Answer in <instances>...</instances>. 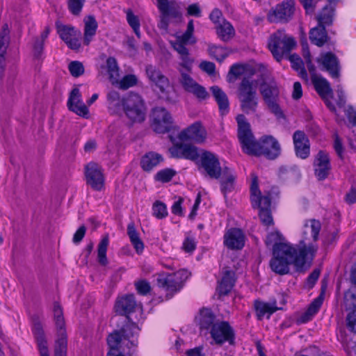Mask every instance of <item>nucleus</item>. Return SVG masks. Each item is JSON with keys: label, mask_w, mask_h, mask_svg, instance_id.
Here are the masks:
<instances>
[{"label": "nucleus", "mask_w": 356, "mask_h": 356, "mask_svg": "<svg viewBox=\"0 0 356 356\" xmlns=\"http://www.w3.org/2000/svg\"><path fill=\"white\" fill-rule=\"evenodd\" d=\"M136 302L134 295H127L119 298L115 305V312L122 316H126L127 319H129L127 314L134 312Z\"/></svg>", "instance_id": "393cba45"}, {"label": "nucleus", "mask_w": 356, "mask_h": 356, "mask_svg": "<svg viewBox=\"0 0 356 356\" xmlns=\"http://www.w3.org/2000/svg\"><path fill=\"white\" fill-rule=\"evenodd\" d=\"M316 62L322 66V70L328 72L332 78L339 76V60L333 53H321L317 58Z\"/></svg>", "instance_id": "f3484780"}, {"label": "nucleus", "mask_w": 356, "mask_h": 356, "mask_svg": "<svg viewBox=\"0 0 356 356\" xmlns=\"http://www.w3.org/2000/svg\"><path fill=\"white\" fill-rule=\"evenodd\" d=\"M9 42V30L7 24L2 26L0 33V80L3 78L6 66L5 54Z\"/></svg>", "instance_id": "cd10ccee"}, {"label": "nucleus", "mask_w": 356, "mask_h": 356, "mask_svg": "<svg viewBox=\"0 0 356 356\" xmlns=\"http://www.w3.org/2000/svg\"><path fill=\"white\" fill-rule=\"evenodd\" d=\"M184 143H176L169 149L170 156L172 158H183Z\"/></svg>", "instance_id": "e2e57ef3"}, {"label": "nucleus", "mask_w": 356, "mask_h": 356, "mask_svg": "<svg viewBox=\"0 0 356 356\" xmlns=\"http://www.w3.org/2000/svg\"><path fill=\"white\" fill-rule=\"evenodd\" d=\"M245 68L243 65L238 64L233 65L227 76L229 83H234L243 74Z\"/></svg>", "instance_id": "8fccbe9b"}, {"label": "nucleus", "mask_w": 356, "mask_h": 356, "mask_svg": "<svg viewBox=\"0 0 356 356\" xmlns=\"http://www.w3.org/2000/svg\"><path fill=\"white\" fill-rule=\"evenodd\" d=\"M124 113L134 122H142L146 116V106L143 98L131 92L124 97Z\"/></svg>", "instance_id": "423d86ee"}, {"label": "nucleus", "mask_w": 356, "mask_h": 356, "mask_svg": "<svg viewBox=\"0 0 356 356\" xmlns=\"http://www.w3.org/2000/svg\"><path fill=\"white\" fill-rule=\"evenodd\" d=\"M86 0H68L67 6L70 13L78 16L81 13Z\"/></svg>", "instance_id": "13d9d810"}, {"label": "nucleus", "mask_w": 356, "mask_h": 356, "mask_svg": "<svg viewBox=\"0 0 356 356\" xmlns=\"http://www.w3.org/2000/svg\"><path fill=\"white\" fill-rule=\"evenodd\" d=\"M106 71L109 76V80L113 85L118 82V78L120 77L119 67L115 58L109 57L107 58Z\"/></svg>", "instance_id": "c03bdc74"}, {"label": "nucleus", "mask_w": 356, "mask_h": 356, "mask_svg": "<svg viewBox=\"0 0 356 356\" xmlns=\"http://www.w3.org/2000/svg\"><path fill=\"white\" fill-rule=\"evenodd\" d=\"M44 42L42 40H40L37 38L35 39L33 47V56L35 58H40L41 57L44 49Z\"/></svg>", "instance_id": "69168bd1"}, {"label": "nucleus", "mask_w": 356, "mask_h": 356, "mask_svg": "<svg viewBox=\"0 0 356 356\" xmlns=\"http://www.w3.org/2000/svg\"><path fill=\"white\" fill-rule=\"evenodd\" d=\"M280 153V146L278 141L273 136H264L258 141L254 156L264 155L266 158L274 159Z\"/></svg>", "instance_id": "f8f14e48"}, {"label": "nucleus", "mask_w": 356, "mask_h": 356, "mask_svg": "<svg viewBox=\"0 0 356 356\" xmlns=\"http://www.w3.org/2000/svg\"><path fill=\"white\" fill-rule=\"evenodd\" d=\"M312 81L315 87L316 92L322 97V99H325L326 97H332V90L330 86L329 82L321 76Z\"/></svg>", "instance_id": "e433bc0d"}, {"label": "nucleus", "mask_w": 356, "mask_h": 356, "mask_svg": "<svg viewBox=\"0 0 356 356\" xmlns=\"http://www.w3.org/2000/svg\"><path fill=\"white\" fill-rule=\"evenodd\" d=\"M240 102L241 109L246 114L254 113L258 106L257 96L245 97L238 98Z\"/></svg>", "instance_id": "37998d69"}, {"label": "nucleus", "mask_w": 356, "mask_h": 356, "mask_svg": "<svg viewBox=\"0 0 356 356\" xmlns=\"http://www.w3.org/2000/svg\"><path fill=\"white\" fill-rule=\"evenodd\" d=\"M200 330H211L216 324V316L209 309L200 310L199 316L196 318Z\"/></svg>", "instance_id": "7c9ffc66"}, {"label": "nucleus", "mask_w": 356, "mask_h": 356, "mask_svg": "<svg viewBox=\"0 0 356 356\" xmlns=\"http://www.w3.org/2000/svg\"><path fill=\"white\" fill-rule=\"evenodd\" d=\"M311 42L318 47H322L328 42V36L325 26L318 24V26L311 29L309 32Z\"/></svg>", "instance_id": "473e14b6"}, {"label": "nucleus", "mask_w": 356, "mask_h": 356, "mask_svg": "<svg viewBox=\"0 0 356 356\" xmlns=\"http://www.w3.org/2000/svg\"><path fill=\"white\" fill-rule=\"evenodd\" d=\"M163 161V158L161 154L154 152H149L142 156L140 166L144 171L150 172Z\"/></svg>", "instance_id": "c85d7f7f"}, {"label": "nucleus", "mask_w": 356, "mask_h": 356, "mask_svg": "<svg viewBox=\"0 0 356 356\" xmlns=\"http://www.w3.org/2000/svg\"><path fill=\"white\" fill-rule=\"evenodd\" d=\"M54 316L58 332V338L55 342L54 356H66L67 338L65 330V321L63 310L57 302L54 305Z\"/></svg>", "instance_id": "1a4fd4ad"}, {"label": "nucleus", "mask_w": 356, "mask_h": 356, "mask_svg": "<svg viewBox=\"0 0 356 356\" xmlns=\"http://www.w3.org/2000/svg\"><path fill=\"white\" fill-rule=\"evenodd\" d=\"M176 175V172L170 168H165L159 170L154 176L156 181L165 183L170 181Z\"/></svg>", "instance_id": "4d7b16f0"}, {"label": "nucleus", "mask_w": 356, "mask_h": 356, "mask_svg": "<svg viewBox=\"0 0 356 356\" xmlns=\"http://www.w3.org/2000/svg\"><path fill=\"white\" fill-rule=\"evenodd\" d=\"M294 10V1L286 0L269 12L268 19L272 23L288 22Z\"/></svg>", "instance_id": "2eb2a0df"}, {"label": "nucleus", "mask_w": 356, "mask_h": 356, "mask_svg": "<svg viewBox=\"0 0 356 356\" xmlns=\"http://www.w3.org/2000/svg\"><path fill=\"white\" fill-rule=\"evenodd\" d=\"M314 167L318 179L327 178L331 169L328 154L323 150L319 151L315 157Z\"/></svg>", "instance_id": "aec40b11"}, {"label": "nucleus", "mask_w": 356, "mask_h": 356, "mask_svg": "<svg viewBox=\"0 0 356 356\" xmlns=\"http://www.w3.org/2000/svg\"><path fill=\"white\" fill-rule=\"evenodd\" d=\"M181 140H193L197 143H203L207 137V132L200 122H195L187 129L181 131L179 136Z\"/></svg>", "instance_id": "6ab92c4d"}, {"label": "nucleus", "mask_w": 356, "mask_h": 356, "mask_svg": "<svg viewBox=\"0 0 356 356\" xmlns=\"http://www.w3.org/2000/svg\"><path fill=\"white\" fill-rule=\"evenodd\" d=\"M183 158L191 161H195L200 156L198 149L191 144L184 143L183 145Z\"/></svg>", "instance_id": "603ef678"}, {"label": "nucleus", "mask_w": 356, "mask_h": 356, "mask_svg": "<svg viewBox=\"0 0 356 356\" xmlns=\"http://www.w3.org/2000/svg\"><path fill=\"white\" fill-rule=\"evenodd\" d=\"M210 89L218 105L221 114L225 115L229 111V103L225 92L217 86H212Z\"/></svg>", "instance_id": "2f4dec72"}, {"label": "nucleus", "mask_w": 356, "mask_h": 356, "mask_svg": "<svg viewBox=\"0 0 356 356\" xmlns=\"http://www.w3.org/2000/svg\"><path fill=\"white\" fill-rule=\"evenodd\" d=\"M250 198L253 208L259 209V216L261 222L265 226L273 224V220L270 211V197L268 193L261 195L259 189L258 178L254 174H252V184L250 186Z\"/></svg>", "instance_id": "7ed1b4c3"}, {"label": "nucleus", "mask_w": 356, "mask_h": 356, "mask_svg": "<svg viewBox=\"0 0 356 356\" xmlns=\"http://www.w3.org/2000/svg\"><path fill=\"white\" fill-rule=\"evenodd\" d=\"M190 273L185 269L180 270L172 274L161 273L157 278V283L160 287L166 291L173 293L179 291L184 282L188 279Z\"/></svg>", "instance_id": "6e6552de"}, {"label": "nucleus", "mask_w": 356, "mask_h": 356, "mask_svg": "<svg viewBox=\"0 0 356 356\" xmlns=\"http://www.w3.org/2000/svg\"><path fill=\"white\" fill-rule=\"evenodd\" d=\"M235 282L234 273L232 270H226L221 281L217 287L218 298L220 299L227 296L232 291Z\"/></svg>", "instance_id": "bb28decb"}, {"label": "nucleus", "mask_w": 356, "mask_h": 356, "mask_svg": "<svg viewBox=\"0 0 356 356\" xmlns=\"http://www.w3.org/2000/svg\"><path fill=\"white\" fill-rule=\"evenodd\" d=\"M221 191L225 195L234 189L235 176L228 168H224L221 174Z\"/></svg>", "instance_id": "a19ab883"}, {"label": "nucleus", "mask_w": 356, "mask_h": 356, "mask_svg": "<svg viewBox=\"0 0 356 356\" xmlns=\"http://www.w3.org/2000/svg\"><path fill=\"white\" fill-rule=\"evenodd\" d=\"M138 292L142 295H146L150 291V286L146 281L142 280L136 283Z\"/></svg>", "instance_id": "774afa93"}, {"label": "nucleus", "mask_w": 356, "mask_h": 356, "mask_svg": "<svg viewBox=\"0 0 356 356\" xmlns=\"http://www.w3.org/2000/svg\"><path fill=\"white\" fill-rule=\"evenodd\" d=\"M323 303V298L318 296L309 305L307 309L303 312L298 318V321L302 323H307L312 319L315 314L318 312Z\"/></svg>", "instance_id": "c9c22d12"}, {"label": "nucleus", "mask_w": 356, "mask_h": 356, "mask_svg": "<svg viewBox=\"0 0 356 356\" xmlns=\"http://www.w3.org/2000/svg\"><path fill=\"white\" fill-rule=\"evenodd\" d=\"M346 310H356V286H351L344 293Z\"/></svg>", "instance_id": "09e8293b"}, {"label": "nucleus", "mask_w": 356, "mask_h": 356, "mask_svg": "<svg viewBox=\"0 0 356 356\" xmlns=\"http://www.w3.org/2000/svg\"><path fill=\"white\" fill-rule=\"evenodd\" d=\"M208 53L210 56L220 62H222L229 55L227 48L211 43L208 44Z\"/></svg>", "instance_id": "49530a36"}, {"label": "nucleus", "mask_w": 356, "mask_h": 356, "mask_svg": "<svg viewBox=\"0 0 356 356\" xmlns=\"http://www.w3.org/2000/svg\"><path fill=\"white\" fill-rule=\"evenodd\" d=\"M81 92L79 88H74L70 93L67 102V106L70 111L81 116H86L88 113V109L86 104L82 102Z\"/></svg>", "instance_id": "5701e85b"}, {"label": "nucleus", "mask_w": 356, "mask_h": 356, "mask_svg": "<svg viewBox=\"0 0 356 356\" xmlns=\"http://www.w3.org/2000/svg\"><path fill=\"white\" fill-rule=\"evenodd\" d=\"M152 128L158 134L168 132L172 127V118L163 107H156L152 110Z\"/></svg>", "instance_id": "9b49d317"}, {"label": "nucleus", "mask_w": 356, "mask_h": 356, "mask_svg": "<svg viewBox=\"0 0 356 356\" xmlns=\"http://www.w3.org/2000/svg\"><path fill=\"white\" fill-rule=\"evenodd\" d=\"M127 234L130 241L134 247L136 252L140 254L144 249V243L139 236L138 232L136 231L134 222H131L127 226Z\"/></svg>", "instance_id": "79ce46f5"}, {"label": "nucleus", "mask_w": 356, "mask_h": 356, "mask_svg": "<svg viewBox=\"0 0 356 356\" xmlns=\"http://www.w3.org/2000/svg\"><path fill=\"white\" fill-rule=\"evenodd\" d=\"M211 338L218 345L228 342L230 345L235 343V332L227 321H217L209 331Z\"/></svg>", "instance_id": "9d476101"}, {"label": "nucleus", "mask_w": 356, "mask_h": 356, "mask_svg": "<svg viewBox=\"0 0 356 356\" xmlns=\"http://www.w3.org/2000/svg\"><path fill=\"white\" fill-rule=\"evenodd\" d=\"M254 307L258 319L259 320H261L266 314H268V318H269L272 314L279 309L275 300L271 302H264L257 300L254 302Z\"/></svg>", "instance_id": "72a5a7b5"}, {"label": "nucleus", "mask_w": 356, "mask_h": 356, "mask_svg": "<svg viewBox=\"0 0 356 356\" xmlns=\"http://www.w3.org/2000/svg\"><path fill=\"white\" fill-rule=\"evenodd\" d=\"M153 215L157 218H163L167 216L168 211L165 204L160 201H156L152 207Z\"/></svg>", "instance_id": "bf43d9fd"}, {"label": "nucleus", "mask_w": 356, "mask_h": 356, "mask_svg": "<svg viewBox=\"0 0 356 356\" xmlns=\"http://www.w3.org/2000/svg\"><path fill=\"white\" fill-rule=\"evenodd\" d=\"M293 69L298 72L299 76L304 80L307 81V73L304 67V63L297 54H292L289 57Z\"/></svg>", "instance_id": "de8ad7c7"}, {"label": "nucleus", "mask_w": 356, "mask_h": 356, "mask_svg": "<svg viewBox=\"0 0 356 356\" xmlns=\"http://www.w3.org/2000/svg\"><path fill=\"white\" fill-rule=\"evenodd\" d=\"M292 264L282 257L273 255L270 260V266L273 271L279 275H285L289 272V266Z\"/></svg>", "instance_id": "ea45409f"}, {"label": "nucleus", "mask_w": 356, "mask_h": 356, "mask_svg": "<svg viewBox=\"0 0 356 356\" xmlns=\"http://www.w3.org/2000/svg\"><path fill=\"white\" fill-rule=\"evenodd\" d=\"M303 236L304 240L301 241L299 245L293 246L289 243L277 244L273 249V254L276 257H282L293 264L298 270L302 269L308 260H312L318 247L316 245H307L305 240H309V233L314 241L318 237L321 229V224L318 220L311 219L307 220L304 225Z\"/></svg>", "instance_id": "f257e3e1"}, {"label": "nucleus", "mask_w": 356, "mask_h": 356, "mask_svg": "<svg viewBox=\"0 0 356 356\" xmlns=\"http://www.w3.org/2000/svg\"><path fill=\"white\" fill-rule=\"evenodd\" d=\"M120 337L115 334H110L107 337V343L109 350L106 356H131L130 354L124 353V347L119 343Z\"/></svg>", "instance_id": "c756f323"}, {"label": "nucleus", "mask_w": 356, "mask_h": 356, "mask_svg": "<svg viewBox=\"0 0 356 356\" xmlns=\"http://www.w3.org/2000/svg\"><path fill=\"white\" fill-rule=\"evenodd\" d=\"M81 36V32L78 31V33L76 36H73L70 39H68L65 42L67 44L68 47L72 49L77 50L81 47V43L79 42V37Z\"/></svg>", "instance_id": "338daca9"}, {"label": "nucleus", "mask_w": 356, "mask_h": 356, "mask_svg": "<svg viewBox=\"0 0 356 356\" xmlns=\"http://www.w3.org/2000/svg\"><path fill=\"white\" fill-rule=\"evenodd\" d=\"M84 23L83 43L86 45H88L96 33L97 22L93 16L89 15L85 18Z\"/></svg>", "instance_id": "4c0bfd02"}, {"label": "nucleus", "mask_w": 356, "mask_h": 356, "mask_svg": "<svg viewBox=\"0 0 356 356\" xmlns=\"http://www.w3.org/2000/svg\"><path fill=\"white\" fill-rule=\"evenodd\" d=\"M108 108L113 115H120L124 113V97L121 98L120 94L115 91H110L107 95Z\"/></svg>", "instance_id": "a878e982"}, {"label": "nucleus", "mask_w": 356, "mask_h": 356, "mask_svg": "<svg viewBox=\"0 0 356 356\" xmlns=\"http://www.w3.org/2000/svg\"><path fill=\"white\" fill-rule=\"evenodd\" d=\"M127 20L129 26L133 29L135 34L140 38V22L138 17L131 10H126Z\"/></svg>", "instance_id": "6e6d98bb"}, {"label": "nucleus", "mask_w": 356, "mask_h": 356, "mask_svg": "<svg viewBox=\"0 0 356 356\" xmlns=\"http://www.w3.org/2000/svg\"><path fill=\"white\" fill-rule=\"evenodd\" d=\"M193 32L194 25L193 21L191 19L188 23L186 31L183 34L176 36L175 41L170 42L173 49L179 55L181 60L178 68L180 73L179 82L186 92L197 83L189 74L194 59L191 56L189 50L186 47L187 44L196 43L197 40L193 35Z\"/></svg>", "instance_id": "f03ea898"}, {"label": "nucleus", "mask_w": 356, "mask_h": 356, "mask_svg": "<svg viewBox=\"0 0 356 356\" xmlns=\"http://www.w3.org/2000/svg\"><path fill=\"white\" fill-rule=\"evenodd\" d=\"M346 323L348 328L351 332H356V310H353L348 314Z\"/></svg>", "instance_id": "0e129e2a"}, {"label": "nucleus", "mask_w": 356, "mask_h": 356, "mask_svg": "<svg viewBox=\"0 0 356 356\" xmlns=\"http://www.w3.org/2000/svg\"><path fill=\"white\" fill-rule=\"evenodd\" d=\"M140 329L134 323L126 324L121 330L114 331L112 334H115L120 337L119 343L128 348L136 347L138 346V336Z\"/></svg>", "instance_id": "ddd939ff"}, {"label": "nucleus", "mask_w": 356, "mask_h": 356, "mask_svg": "<svg viewBox=\"0 0 356 356\" xmlns=\"http://www.w3.org/2000/svg\"><path fill=\"white\" fill-rule=\"evenodd\" d=\"M238 124V138L244 153L253 155L258 141L256 140L248 123L243 115L236 117Z\"/></svg>", "instance_id": "0eeeda50"}, {"label": "nucleus", "mask_w": 356, "mask_h": 356, "mask_svg": "<svg viewBox=\"0 0 356 356\" xmlns=\"http://www.w3.org/2000/svg\"><path fill=\"white\" fill-rule=\"evenodd\" d=\"M258 86L259 79L256 81L249 76H243L238 86V98L257 96V88Z\"/></svg>", "instance_id": "b1692460"}, {"label": "nucleus", "mask_w": 356, "mask_h": 356, "mask_svg": "<svg viewBox=\"0 0 356 356\" xmlns=\"http://www.w3.org/2000/svg\"><path fill=\"white\" fill-rule=\"evenodd\" d=\"M216 34L223 42H227L235 35L233 26L227 20L223 19L222 23L216 26Z\"/></svg>", "instance_id": "f704fd0d"}, {"label": "nucleus", "mask_w": 356, "mask_h": 356, "mask_svg": "<svg viewBox=\"0 0 356 356\" xmlns=\"http://www.w3.org/2000/svg\"><path fill=\"white\" fill-rule=\"evenodd\" d=\"M57 31L60 38L64 42L67 41L68 39H70L73 36H76V35L78 33L74 27L66 25L58 26Z\"/></svg>", "instance_id": "3c124183"}, {"label": "nucleus", "mask_w": 356, "mask_h": 356, "mask_svg": "<svg viewBox=\"0 0 356 356\" xmlns=\"http://www.w3.org/2000/svg\"><path fill=\"white\" fill-rule=\"evenodd\" d=\"M224 243L232 250L242 249L245 244V235L238 228L229 229L224 236Z\"/></svg>", "instance_id": "4be33fe9"}, {"label": "nucleus", "mask_w": 356, "mask_h": 356, "mask_svg": "<svg viewBox=\"0 0 356 356\" xmlns=\"http://www.w3.org/2000/svg\"><path fill=\"white\" fill-rule=\"evenodd\" d=\"M259 92L268 109L277 118L283 117V113L277 100L280 90L276 81L271 77L261 75L259 79Z\"/></svg>", "instance_id": "20e7f679"}, {"label": "nucleus", "mask_w": 356, "mask_h": 356, "mask_svg": "<svg viewBox=\"0 0 356 356\" xmlns=\"http://www.w3.org/2000/svg\"><path fill=\"white\" fill-rule=\"evenodd\" d=\"M145 73L149 81L157 87L160 92L165 94L170 88V81L161 71L156 66L148 65L145 67Z\"/></svg>", "instance_id": "dca6fc26"}, {"label": "nucleus", "mask_w": 356, "mask_h": 356, "mask_svg": "<svg viewBox=\"0 0 356 356\" xmlns=\"http://www.w3.org/2000/svg\"><path fill=\"white\" fill-rule=\"evenodd\" d=\"M282 235L277 231L271 232L268 234L266 239V244L273 245V249L277 245L284 243Z\"/></svg>", "instance_id": "052dcab7"}, {"label": "nucleus", "mask_w": 356, "mask_h": 356, "mask_svg": "<svg viewBox=\"0 0 356 356\" xmlns=\"http://www.w3.org/2000/svg\"><path fill=\"white\" fill-rule=\"evenodd\" d=\"M109 243L108 235H105L99 243L98 244L97 250V259L98 262L102 266H106L108 264V259L106 257V251Z\"/></svg>", "instance_id": "a18cd8bd"}, {"label": "nucleus", "mask_w": 356, "mask_h": 356, "mask_svg": "<svg viewBox=\"0 0 356 356\" xmlns=\"http://www.w3.org/2000/svg\"><path fill=\"white\" fill-rule=\"evenodd\" d=\"M164 17H170L175 19H181V13L179 6L175 1H166L163 6L158 8Z\"/></svg>", "instance_id": "58836bf2"}, {"label": "nucleus", "mask_w": 356, "mask_h": 356, "mask_svg": "<svg viewBox=\"0 0 356 356\" xmlns=\"http://www.w3.org/2000/svg\"><path fill=\"white\" fill-rule=\"evenodd\" d=\"M68 69L74 77L80 76L84 72V67L79 61H72L68 65Z\"/></svg>", "instance_id": "680f3d73"}, {"label": "nucleus", "mask_w": 356, "mask_h": 356, "mask_svg": "<svg viewBox=\"0 0 356 356\" xmlns=\"http://www.w3.org/2000/svg\"><path fill=\"white\" fill-rule=\"evenodd\" d=\"M201 165L205 175L211 179L220 177L222 170L218 158L212 152L205 151L201 155Z\"/></svg>", "instance_id": "4468645a"}, {"label": "nucleus", "mask_w": 356, "mask_h": 356, "mask_svg": "<svg viewBox=\"0 0 356 356\" xmlns=\"http://www.w3.org/2000/svg\"><path fill=\"white\" fill-rule=\"evenodd\" d=\"M296 41L284 31L278 30L272 34L268 40V47L277 61H281L296 46Z\"/></svg>", "instance_id": "39448f33"}, {"label": "nucleus", "mask_w": 356, "mask_h": 356, "mask_svg": "<svg viewBox=\"0 0 356 356\" xmlns=\"http://www.w3.org/2000/svg\"><path fill=\"white\" fill-rule=\"evenodd\" d=\"M138 79L134 74H127L124 76L121 80L118 79V82L115 85H118L120 89L127 90L130 87L134 86L137 84Z\"/></svg>", "instance_id": "5fc2aeb1"}, {"label": "nucleus", "mask_w": 356, "mask_h": 356, "mask_svg": "<svg viewBox=\"0 0 356 356\" xmlns=\"http://www.w3.org/2000/svg\"><path fill=\"white\" fill-rule=\"evenodd\" d=\"M293 140L297 156L305 159L310 153L309 140L306 134L302 131H296L293 136Z\"/></svg>", "instance_id": "412c9836"}, {"label": "nucleus", "mask_w": 356, "mask_h": 356, "mask_svg": "<svg viewBox=\"0 0 356 356\" xmlns=\"http://www.w3.org/2000/svg\"><path fill=\"white\" fill-rule=\"evenodd\" d=\"M189 93L193 94L199 101H204L209 98V94L206 88L197 83L188 91Z\"/></svg>", "instance_id": "864d4df0"}, {"label": "nucleus", "mask_w": 356, "mask_h": 356, "mask_svg": "<svg viewBox=\"0 0 356 356\" xmlns=\"http://www.w3.org/2000/svg\"><path fill=\"white\" fill-rule=\"evenodd\" d=\"M86 183L94 190L100 191L104 186V179L101 168L95 163L86 166Z\"/></svg>", "instance_id": "a211bd4d"}]
</instances>
